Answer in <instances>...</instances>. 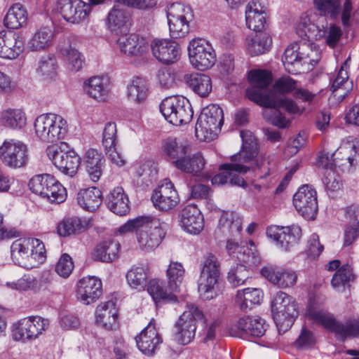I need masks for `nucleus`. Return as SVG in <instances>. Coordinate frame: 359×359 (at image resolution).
I'll return each instance as SVG.
<instances>
[{
	"mask_svg": "<svg viewBox=\"0 0 359 359\" xmlns=\"http://www.w3.org/2000/svg\"><path fill=\"white\" fill-rule=\"evenodd\" d=\"M272 39L264 32L255 33L245 39V47L251 56H257L268 52L271 46Z\"/></svg>",
	"mask_w": 359,
	"mask_h": 359,
	"instance_id": "4c0bfd02",
	"label": "nucleus"
},
{
	"mask_svg": "<svg viewBox=\"0 0 359 359\" xmlns=\"http://www.w3.org/2000/svg\"><path fill=\"white\" fill-rule=\"evenodd\" d=\"M224 122L222 108L210 104L202 110L195 128L196 136L203 141L214 140L220 132Z\"/></svg>",
	"mask_w": 359,
	"mask_h": 359,
	"instance_id": "6e6552de",
	"label": "nucleus"
},
{
	"mask_svg": "<svg viewBox=\"0 0 359 359\" xmlns=\"http://www.w3.org/2000/svg\"><path fill=\"white\" fill-rule=\"evenodd\" d=\"M273 318L280 334L288 330L299 315V305L294 298L279 291L271 302Z\"/></svg>",
	"mask_w": 359,
	"mask_h": 359,
	"instance_id": "423d86ee",
	"label": "nucleus"
},
{
	"mask_svg": "<svg viewBox=\"0 0 359 359\" xmlns=\"http://www.w3.org/2000/svg\"><path fill=\"white\" fill-rule=\"evenodd\" d=\"M47 156L53 164L62 173L70 177L74 176L80 165V157L73 151H64L56 144L46 149Z\"/></svg>",
	"mask_w": 359,
	"mask_h": 359,
	"instance_id": "412c9836",
	"label": "nucleus"
},
{
	"mask_svg": "<svg viewBox=\"0 0 359 359\" xmlns=\"http://www.w3.org/2000/svg\"><path fill=\"white\" fill-rule=\"evenodd\" d=\"M24 39L18 33L11 31L0 32V57L13 60L24 50Z\"/></svg>",
	"mask_w": 359,
	"mask_h": 359,
	"instance_id": "c85d7f7f",
	"label": "nucleus"
},
{
	"mask_svg": "<svg viewBox=\"0 0 359 359\" xmlns=\"http://www.w3.org/2000/svg\"><path fill=\"white\" fill-rule=\"evenodd\" d=\"M53 12L67 22L78 24L88 17L90 5L81 0H57Z\"/></svg>",
	"mask_w": 359,
	"mask_h": 359,
	"instance_id": "aec40b11",
	"label": "nucleus"
},
{
	"mask_svg": "<svg viewBox=\"0 0 359 359\" xmlns=\"http://www.w3.org/2000/svg\"><path fill=\"white\" fill-rule=\"evenodd\" d=\"M248 266H249L239 264L235 268L231 269L227 276L229 282L234 286L243 285L249 278L250 273L247 269Z\"/></svg>",
	"mask_w": 359,
	"mask_h": 359,
	"instance_id": "774afa93",
	"label": "nucleus"
},
{
	"mask_svg": "<svg viewBox=\"0 0 359 359\" xmlns=\"http://www.w3.org/2000/svg\"><path fill=\"white\" fill-rule=\"evenodd\" d=\"M0 122L6 128L20 130L27 124V116L21 109L8 108L0 113Z\"/></svg>",
	"mask_w": 359,
	"mask_h": 359,
	"instance_id": "a18cd8bd",
	"label": "nucleus"
},
{
	"mask_svg": "<svg viewBox=\"0 0 359 359\" xmlns=\"http://www.w3.org/2000/svg\"><path fill=\"white\" fill-rule=\"evenodd\" d=\"M102 282L95 276H86L77 283L76 297L83 304L95 302L102 294Z\"/></svg>",
	"mask_w": 359,
	"mask_h": 359,
	"instance_id": "c756f323",
	"label": "nucleus"
},
{
	"mask_svg": "<svg viewBox=\"0 0 359 359\" xmlns=\"http://www.w3.org/2000/svg\"><path fill=\"white\" fill-rule=\"evenodd\" d=\"M48 320L40 316H29L14 323L11 327L13 341L25 343L37 339L48 329Z\"/></svg>",
	"mask_w": 359,
	"mask_h": 359,
	"instance_id": "f8f14e48",
	"label": "nucleus"
},
{
	"mask_svg": "<svg viewBox=\"0 0 359 359\" xmlns=\"http://www.w3.org/2000/svg\"><path fill=\"white\" fill-rule=\"evenodd\" d=\"M127 96L128 100L133 102H143L147 96L146 81L140 77L133 79L128 86Z\"/></svg>",
	"mask_w": 359,
	"mask_h": 359,
	"instance_id": "13d9d810",
	"label": "nucleus"
},
{
	"mask_svg": "<svg viewBox=\"0 0 359 359\" xmlns=\"http://www.w3.org/2000/svg\"><path fill=\"white\" fill-rule=\"evenodd\" d=\"M33 238H20L14 241L11 245V257L13 262L22 267L27 259V250L33 248Z\"/></svg>",
	"mask_w": 359,
	"mask_h": 359,
	"instance_id": "49530a36",
	"label": "nucleus"
},
{
	"mask_svg": "<svg viewBox=\"0 0 359 359\" xmlns=\"http://www.w3.org/2000/svg\"><path fill=\"white\" fill-rule=\"evenodd\" d=\"M84 85L88 95L95 100L104 99L109 93L108 81L104 77H91Z\"/></svg>",
	"mask_w": 359,
	"mask_h": 359,
	"instance_id": "864d4df0",
	"label": "nucleus"
},
{
	"mask_svg": "<svg viewBox=\"0 0 359 359\" xmlns=\"http://www.w3.org/2000/svg\"><path fill=\"white\" fill-rule=\"evenodd\" d=\"M0 159L10 168H23L29 161L27 146L18 140H6L0 146Z\"/></svg>",
	"mask_w": 359,
	"mask_h": 359,
	"instance_id": "a211bd4d",
	"label": "nucleus"
},
{
	"mask_svg": "<svg viewBox=\"0 0 359 359\" xmlns=\"http://www.w3.org/2000/svg\"><path fill=\"white\" fill-rule=\"evenodd\" d=\"M147 291L156 304L177 302V297L175 294L177 292L170 290L168 285L165 286L163 280H151L149 282Z\"/></svg>",
	"mask_w": 359,
	"mask_h": 359,
	"instance_id": "58836bf2",
	"label": "nucleus"
},
{
	"mask_svg": "<svg viewBox=\"0 0 359 359\" xmlns=\"http://www.w3.org/2000/svg\"><path fill=\"white\" fill-rule=\"evenodd\" d=\"M249 80L251 86L248 88V97L260 106L271 105L274 102L269 101L275 93L268 90L272 82V76L266 70L254 69L249 72Z\"/></svg>",
	"mask_w": 359,
	"mask_h": 359,
	"instance_id": "9b49d317",
	"label": "nucleus"
},
{
	"mask_svg": "<svg viewBox=\"0 0 359 359\" xmlns=\"http://www.w3.org/2000/svg\"><path fill=\"white\" fill-rule=\"evenodd\" d=\"M81 227V221L79 218H68L58 224L57 231L60 236H68L80 230Z\"/></svg>",
	"mask_w": 359,
	"mask_h": 359,
	"instance_id": "338daca9",
	"label": "nucleus"
},
{
	"mask_svg": "<svg viewBox=\"0 0 359 359\" xmlns=\"http://www.w3.org/2000/svg\"><path fill=\"white\" fill-rule=\"evenodd\" d=\"M138 349L145 355L151 356L159 349L162 339L158 334L154 320L135 337Z\"/></svg>",
	"mask_w": 359,
	"mask_h": 359,
	"instance_id": "cd10ccee",
	"label": "nucleus"
},
{
	"mask_svg": "<svg viewBox=\"0 0 359 359\" xmlns=\"http://www.w3.org/2000/svg\"><path fill=\"white\" fill-rule=\"evenodd\" d=\"M269 101L274 103L271 105H265L264 107H280L292 115H301L304 111V108L299 107L294 100L290 98L283 97L280 95H277L276 93L272 95Z\"/></svg>",
	"mask_w": 359,
	"mask_h": 359,
	"instance_id": "e2e57ef3",
	"label": "nucleus"
},
{
	"mask_svg": "<svg viewBox=\"0 0 359 359\" xmlns=\"http://www.w3.org/2000/svg\"><path fill=\"white\" fill-rule=\"evenodd\" d=\"M339 154L344 155L341 161H346L350 166L353 165L354 156L359 155V137H349L334 154L321 152L318 156L316 165L327 170H332L334 165L337 163L338 157L335 156Z\"/></svg>",
	"mask_w": 359,
	"mask_h": 359,
	"instance_id": "f3484780",
	"label": "nucleus"
},
{
	"mask_svg": "<svg viewBox=\"0 0 359 359\" xmlns=\"http://www.w3.org/2000/svg\"><path fill=\"white\" fill-rule=\"evenodd\" d=\"M245 21L247 27L256 33L262 32L266 23V14L256 2H250L245 10Z\"/></svg>",
	"mask_w": 359,
	"mask_h": 359,
	"instance_id": "37998d69",
	"label": "nucleus"
},
{
	"mask_svg": "<svg viewBox=\"0 0 359 359\" xmlns=\"http://www.w3.org/2000/svg\"><path fill=\"white\" fill-rule=\"evenodd\" d=\"M266 234L274 240L280 248L287 250L298 243L302 236V229L297 225L271 226L267 229Z\"/></svg>",
	"mask_w": 359,
	"mask_h": 359,
	"instance_id": "b1692460",
	"label": "nucleus"
},
{
	"mask_svg": "<svg viewBox=\"0 0 359 359\" xmlns=\"http://www.w3.org/2000/svg\"><path fill=\"white\" fill-rule=\"evenodd\" d=\"M219 227L223 233L236 236L242 229V219L236 212H224L220 217Z\"/></svg>",
	"mask_w": 359,
	"mask_h": 359,
	"instance_id": "5fc2aeb1",
	"label": "nucleus"
},
{
	"mask_svg": "<svg viewBox=\"0 0 359 359\" xmlns=\"http://www.w3.org/2000/svg\"><path fill=\"white\" fill-rule=\"evenodd\" d=\"M320 57L319 50L309 42L294 43L288 46L283 56V62L287 72L297 74L311 70Z\"/></svg>",
	"mask_w": 359,
	"mask_h": 359,
	"instance_id": "39448f33",
	"label": "nucleus"
},
{
	"mask_svg": "<svg viewBox=\"0 0 359 359\" xmlns=\"http://www.w3.org/2000/svg\"><path fill=\"white\" fill-rule=\"evenodd\" d=\"M123 2L124 0H115L107 18L108 29L116 34L127 29L130 19L129 13L125 8L127 6Z\"/></svg>",
	"mask_w": 359,
	"mask_h": 359,
	"instance_id": "473e14b6",
	"label": "nucleus"
},
{
	"mask_svg": "<svg viewBox=\"0 0 359 359\" xmlns=\"http://www.w3.org/2000/svg\"><path fill=\"white\" fill-rule=\"evenodd\" d=\"M326 19L313 13H303L297 25V34L308 41L324 39L325 43L330 48L336 46L339 41L342 31L340 27L330 24L325 27Z\"/></svg>",
	"mask_w": 359,
	"mask_h": 359,
	"instance_id": "7ed1b4c3",
	"label": "nucleus"
},
{
	"mask_svg": "<svg viewBox=\"0 0 359 359\" xmlns=\"http://www.w3.org/2000/svg\"><path fill=\"white\" fill-rule=\"evenodd\" d=\"M188 55L192 67L200 71L210 69L216 62L212 46L203 39H194L189 41Z\"/></svg>",
	"mask_w": 359,
	"mask_h": 359,
	"instance_id": "dca6fc26",
	"label": "nucleus"
},
{
	"mask_svg": "<svg viewBox=\"0 0 359 359\" xmlns=\"http://www.w3.org/2000/svg\"><path fill=\"white\" fill-rule=\"evenodd\" d=\"M313 2L315 8L320 13L319 16L336 20L340 14L342 15L343 5L341 0H313Z\"/></svg>",
	"mask_w": 359,
	"mask_h": 359,
	"instance_id": "3c124183",
	"label": "nucleus"
},
{
	"mask_svg": "<svg viewBox=\"0 0 359 359\" xmlns=\"http://www.w3.org/2000/svg\"><path fill=\"white\" fill-rule=\"evenodd\" d=\"M149 45L153 56L163 64H172L180 57V46L173 40L156 38Z\"/></svg>",
	"mask_w": 359,
	"mask_h": 359,
	"instance_id": "4be33fe9",
	"label": "nucleus"
},
{
	"mask_svg": "<svg viewBox=\"0 0 359 359\" xmlns=\"http://www.w3.org/2000/svg\"><path fill=\"white\" fill-rule=\"evenodd\" d=\"M53 36V31L51 28L42 27L36 32L29 40L28 48L32 51L45 50L51 46Z\"/></svg>",
	"mask_w": 359,
	"mask_h": 359,
	"instance_id": "8fccbe9b",
	"label": "nucleus"
},
{
	"mask_svg": "<svg viewBox=\"0 0 359 359\" xmlns=\"http://www.w3.org/2000/svg\"><path fill=\"white\" fill-rule=\"evenodd\" d=\"M261 273L271 283L282 289L292 287L297 281V273L289 269L266 266L262 269Z\"/></svg>",
	"mask_w": 359,
	"mask_h": 359,
	"instance_id": "2f4dec72",
	"label": "nucleus"
},
{
	"mask_svg": "<svg viewBox=\"0 0 359 359\" xmlns=\"http://www.w3.org/2000/svg\"><path fill=\"white\" fill-rule=\"evenodd\" d=\"M120 247L116 241H104L95 247L91 252V258L95 261L110 263L118 257Z\"/></svg>",
	"mask_w": 359,
	"mask_h": 359,
	"instance_id": "c9c22d12",
	"label": "nucleus"
},
{
	"mask_svg": "<svg viewBox=\"0 0 359 359\" xmlns=\"http://www.w3.org/2000/svg\"><path fill=\"white\" fill-rule=\"evenodd\" d=\"M263 299V292L259 288H245L237 291L235 304L243 311L250 310L255 305L259 304Z\"/></svg>",
	"mask_w": 359,
	"mask_h": 359,
	"instance_id": "e433bc0d",
	"label": "nucleus"
},
{
	"mask_svg": "<svg viewBox=\"0 0 359 359\" xmlns=\"http://www.w3.org/2000/svg\"><path fill=\"white\" fill-rule=\"evenodd\" d=\"M180 225L187 233L199 234L204 227L203 216L195 205L184 207L180 215Z\"/></svg>",
	"mask_w": 359,
	"mask_h": 359,
	"instance_id": "7c9ffc66",
	"label": "nucleus"
},
{
	"mask_svg": "<svg viewBox=\"0 0 359 359\" xmlns=\"http://www.w3.org/2000/svg\"><path fill=\"white\" fill-rule=\"evenodd\" d=\"M34 128L36 137L46 143H54L64 139L68 132L67 121L60 115L53 113L37 116Z\"/></svg>",
	"mask_w": 359,
	"mask_h": 359,
	"instance_id": "0eeeda50",
	"label": "nucleus"
},
{
	"mask_svg": "<svg viewBox=\"0 0 359 359\" xmlns=\"http://www.w3.org/2000/svg\"><path fill=\"white\" fill-rule=\"evenodd\" d=\"M250 248L240 242L239 239H229L226 248L230 256L249 266H257L260 262L252 241H250Z\"/></svg>",
	"mask_w": 359,
	"mask_h": 359,
	"instance_id": "a878e982",
	"label": "nucleus"
},
{
	"mask_svg": "<svg viewBox=\"0 0 359 359\" xmlns=\"http://www.w3.org/2000/svg\"><path fill=\"white\" fill-rule=\"evenodd\" d=\"M203 318V313L195 305H187L175 323V337L182 344H188L194 339L197 322Z\"/></svg>",
	"mask_w": 359,
	"mask_h": 359,
	"instance_id": "2eb2a0df",
	"label": "nucleus"
},
{
	"mask_svg": "<svg viewBox=\"0 0 359 359\" xmlns=\"http://www.w3.org/2000/svg\"><path fill=\"white\" fill-rule=\"evenodd\" d=\"M77 202L83 210L94 212L102 203V192L94 187L81 189L77 194Z\"/></svg>",
	"mask_w": 359,
	"mask_h": 359,
	"instance_id": "79ce46f5",
	"label": "nucleus"
},
{
	"mask_svg": "<svg viewBox=\"0 0 359 359\" xmlns=\"http://www.w3.org/2000/svg\"><path fill=\"white\" fill-rule=\"evenodd\" d=\"M185 273V269L182 263L170 262L167 271L168 287L172 291L179 292Z\"/></svg>",
	"mask_w": 359,
	"mask_h": 359,
	"instance_id": "6e6d98bb",
	"label": "nucleus"
},
{
	"mask_svg": "<svg viewBox=\"0 0 359 359\" xmlns=\"http://www.w3.org/2000/svg\"><path fill=\"white\" fill-rule=\"evenodd\" d=\"M293 205L304 218L307 220L315 219L318 211L316 189L308 184L299 187L293 196Z\"/></svg>",
	"mask_w": 359,
	"mask_h": 359,
	"instance_id": "6ab92c4d",
	"label": "nucleus"
},
{
	"mask_svg": "<svg viewBox=\"0 0 359 359\" xmlns=\"http://www.w3.org/2000/svg\"><path fill=\"white\" fill-rule=\"evenodd\" d=\"M118 310L114 301L100 304L95 311V323L107 330H113L117 325Z\"/></svg>",
	"mask_w": 359,
	"mask_h": 359,
	"instance_id": "72a5a7b5",
	"label": "nucleus"
},
{
	"mask_svg": "<svg viewBox=\"0 0 359 359\" xmlns=\"http://www.w3.org/2000/svg\"><path fill=\"white\" fill-rule=\"evenodd\" d=\"M187 85L196 95L206 97L211 93L212 85L209 76L203 74H191L184 76Z\"/></svg>",
	"mask_w": 359,
	"mask_h": 359,
	"instance_id": "a19ab883",
	"label": "nucleus"
},
{
	"mask_svg": "<svg viewBox=\"0 0 359 359\" xmlns=\"http://www.w3.org/2000/svg\"><path fill=\"white\" fill-rule=\"evenodd\" d=\"M160 111L165 119L175 126L189 123L194 115L189 100L183 96L165 98L160 104Z\"/></svg>",
	"mask_w": 359,
	"mask_h": 359,
	"instance_id": "1a4fd4ad",
	"label": "nucleus"
},
{
	"mask_svg": "<svg viewBox=\"0 0 359 359\" xmlns=\"http://www.w3.org/2000/svg\"><path fill=\"white\" fill-rule=\"evenodd\" d=\"M241 137L243 141L241 149L231 157V163L220 165L221 172L212 178V184L220 185L229 182L231 184L244 187L246 183L240 175L253 169L255 165L261 166L255 162L258 152V145L253 134L249 130H242Z\"/></svg>",
	"mask_w": 359,
	"mask_h": 359,
	"instance_id": "f257e3e1",
	"label": "nucleus"
},
{
	"mask_svg": "<svg viewBox=\"0 0 359 359\" xmlns=\"http://www.w3.org/2000/svg\"><path fill=\"white\" fill-rule=\"evenodd\" d=\"M27 11L22 4H15L11 6L4 19V25L8 29H18L27 22Z\"/></svg>",
	"mask_w": 359,
	"mask_h": 359,
	"instance_id": "09e8293b",
	"label": "nucleus"
},
{
	"mask_svg": "<svg viewBox=\"0 0 359 359\" xmlns=\"http://www.w3.org/2000/svg\"><path fill=\"white\" fill-rule=\"evenodd\" d=\"M219 275V264L217 259L212 255H208L201 264L198 280V291L204 299L210 300L217 295V285Z\"/></svg>",
	"mask_w": 359,
	"mask_h": 359,
	"instance_id": "9d476101",
	"label": "nucleus"
},
{
	"mask_svg": "<svg viewBox=\"0 0 359 359\" xmlns=\"http://www.w3.org/2000/svg\"><path fill=\"white\" fill-rule=\"evenodd\" d=\"M266 330L265 320L259 316H245L240 318L229 328V333L233 337L250 335L259 337Z\"/></svg>",
	"mask_w": 359,
	"mask_h": 359,
	"instance_id": "5701e85b",
	"label": "nucleus"
},
{
	"mask_svg": "<svg viewBox=\"0 0 359 359\" xmlns=\"http://www.w3.org/2000/svg\"><path fill=\"white\" fill-rule=\"evenodd\" d=\"M193 18V11L188 6L175 3L168 7L167 19L171 37H184L189 32V23Z\"/></svg>",
	"mask_w": 359,
	"mask_h": 359,
	"instance_id": "ddd939ff",
	"label": "nucleus"
},
{
	"mask_svg": "<svg viewBox=\"0 0 359 359\" xmlns=\"http://www.w3.org/2000/svg\"><path fill=\"white\" fill-rule=\"evenodd\" d=\"M67 69L72 73H76L82 69L85 65V57L83 54L71 45L61 48Z\"/></svg>",
	"mask_w": 359,
	"mask_h": 359,
	"instance_id": "de8ad7c7",
	"label": "nucleus"
},
{
	"mask_svg": "<svg viewBox=\"0 0 359 359\" xmlns=\"http://www.w3.org/2000/svg\"><path fill=\"white\" fill-rule=\"evenodd\" d=\"M126 280L130 287L139 290L143 289L147 283V269L142 266L132 267L126 274Z\"/></svg>",
	"mask_w": 359,
	"mask_h": 359,
	"instance_id": "bf43d9fd",
	"label": "nucleus"
},
{
	"mask_svg": "<svg viewBox=\"0 0 359 359\" xmlns=\"http://www.w3.org/2000/svg\"><path fill=\"white\" fill-rule=\"evenodd\" d=\"M154 206L163 211L173 208L180 201L173 184L168 179H165L154 191L151 196Z\"/></svg>",
	"mask_w": 359,
	"mask_h": 359,
	"instance_id": "393cba45",
	"label": "nucleus"
},
{
	"mask_svg": "<svg viewBox=\"0 0 359 359\" xmlns=\"http://www.w3.org/2000/svg\"><path fill=\"white\" fill-rule=\"evenodd\" d=\"M119 50L128 57H139L149 50V43L144 37L135 34L120 36L117 39Z\"/></svg>",
	"mask_w": 359,
	"mask_h": 359,
	"instance_id": "bb28decb",
	"label": "nucleus"
},
{
	"mask_svg": "<svg viewBox=\"0 0 359 359\" xmlns=\"http://www.w3.org/2000/svg\"><path fill=\"white\" fill-rule=\"evenodd\" d=\"M324 303L325 299L319 295L311 297L305 317L313 323L334 332L341 338L359 337V320L351 319L345 323L337 322L332 314L323 309Z\"/></svg>",
	"mask_w": 359,
	"mask_h": 359,
	"instance_id": "f03ea898",
	"label": "nucleus"
},
{
	"mask_svg": "<svg viewBox=\"0 0 359 359\" xmlns=\"http://www.w3.org/2000/svg\"><path fill=\"white\" fill-rule=\"evenodd\" d=\"M353 278L352 270L348 265L341 266L334 274L332 279V287L338 290H343Z\"/></svg>",
	"mask_w": 359,
	"mask_h": 359,
	"instance_id": "0e129e2a",
	"label": "nucleus"
},
{
	"mask_svg": "<svg viewBox=\"0 0 359 359\" xmlns=\"http://www.w3.org/2000/svg\"><path fill=\"white\" fill-rule=\"evenodd\" d=\"M163 149L172 165L182 172L195 176L205 168V161L202 154L192 153L188 144L178 142L175 138H168Z\"/></svg>",
	"mask_w": 359,
	"mask_h": 359,
	"instance_id": "20e7f679",
	"label": "nucleus"
},
{
	"mask_svg": "<svg viewBox=\"0 0 359 359\" xmlns=\"http://www.w3.org/2000/svg\"><path fill=\"white\" fill-rule=\"evenodd\" d=\"M33 248H29L27 255L29 260L24 262L23 268L31 269L38 267L46 260L44 244L38 238H33Z\"/></svg>",
	"mask_w": 359,
	"mask_h": 359,
	"instance_id": "603ef678",
	"label": "nucleus"
},
{
	"mask_svg": "<svg viewBox=\"0 0 359 359\" xmlns=\"http://www.w3.org/2000/svg\"><path fill=\"white\" fill-rule=\"evenodd\" d=\"M350 57H348L341 65L336 79L334 80L332 90L334 96L340 100L351 91L353 83L348 81V69L350 67Z\"/></svg>",
	"mask_w": 359,
	"mask_h": 359,
	"instance_id": "f704fd0d",
	"label": "nucleus"
},
{
	"mask_svg": "<svg viewBox=\"0 0 359 359\" xmlns=\"http://www.w3.org/2000/svg\"><path fill=\"white\" fill-rule=\"evenodd\" d=\"M55 183V178L50 175H37L31 178L29 182L30 190L40 196L45 198L48 194V190Z\"/></svg>",
	"mask_w": 359,
	"mask_h": 359,
	"instance_id": "4d7b16f0",
	"label": "nucleus"
},
{
	"mask_svg": "<svg viewBox=\"0 0 359 359\" xmlns=\"http://www.w3.org/2000/svg\"><path fill=\"white\" fill-rule=\"evenodd\" d=\"M149 222L142 225V229L137 233V240L140 249L144 252H150L156 249L165 235V224L158 219L148 217Z\"/></svg>",
	"mask_w": 359,
	"mask_h": 359,
	"instance_id": "4468645a",
	"label": "nucleus"
},
{
	"mask_svg": "<svg viewBox=\"0 0 359 359\" xmlns=\"http://www.w3.org/2000/svg\"><path fill=\"white\" fill-rule=\"evenodd\" d=\"M84 162L90 179L93 182L98 181L102 175L104 163L102 154L97 149H89L85 154Z\"/></svg>",
	"mask_w": 359,
	"mask_h": 359,
	"instance_id": "c03bdc74",
	"label": "nucleus"
},
{
	"mask_svg": "<svg viewBox=\"0 0 359 359\" xmlns=\"http://www.w3.org/2000/svg\"><path fill=\"white\" fill-rule=\"evenodd\" d=\"M6 285L10 289L19 292L33 291L36 292L39 290L38 280L29 274H25L15 281L7 282Z\"/></svg>",
	"mask_w": 359,
	"mask_h": 359,
	"instance_id": "680f3d73",
	"label": "nucleus"
},
{
	"mask_svg": "<svg viewBox=\"0 0 359 359\" xmlns=\"http://www.w3.org/2000/svg\"><path fill=\"white\" fill-rule=\"evenodd\" d=\"M106 201L109 209L118 215H125L129 212V199L121 187L111 191Z\"/></svg>",
	"mask_w": 359,
	"mask_h": 359,
	"instance_id": "ea45409f",
	"label": "nucleus"
},
{
	"mask_svg": "<svg viewBox=\"0 0 359 359\" xmlns=\"http://www.w3.org/2000/svg\"><path fill=\"white\" fill-rule=\"evenodd\" d=\"M117 144V128L115 123H107L102 133V144L104 150H111L116 147Z\"/></svg>",
	"mask_w": 359,
	"mask_h": 359,
	"instance_id": "69168bd1",
	"label": "nucleus"
},
{
	"mask_svg": "<svg viewBox=\"0 0 359 359\" xmlns=\"http://www.w3.org/2000/svg\"><path fill=\"white\" fill-rule=\"evenodd\" d=\"M264 118L272 125L279 128H288L291 124V118L287 117L280 111V107H264Z\"/></svg>",
	"mask_w": 359,
	"mask_h": 359,
	"instance_id": "052dcab7",
	"label": "nucleus"
}]
</instances>
